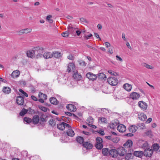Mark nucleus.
I'll return each mask as SVG.
<instances>
[{
    "instance_id": "nucleus-3",
    "label": "nucleus",
    "mask_w": 160,
    "mask_h": 160,
    "mask_svg": "<svg viewBox=\"0 0 160 160\" xmlns=\"http://www.w3.org/2000/svg\"><path fill=\"white\" fill-rule=\"evenodd\" d=\"M69 127V124L64 122H62L57 125V128L61 130H64L65 128H67Z\"/></svg>"
},
{
    "instance_id": "nucleus-21",
    "label": "nucleus",
    "mask_w": 160,
    "mask_h": 160,
    "mask_svg": "<svg viewBox=\"0 0 160 160\" xmlns=\"http://www.w3.org/2000/svg\"><path fill=\"white\" fill-rule=\"evenodd\" d=\"M137 129V127L134 125H131L129 128V131L132 133L136 132Z\"/></svg>"
},
{
    "instance_id": "nucleus-61",
    "label": "nucleus",
    "mask_w": 160,
    "mask_h": 160,
    "mask_svg": "<svg viewBox=\"0 0 160 160\" xmlns=\"http://www.w3.org/2000/svg\"><path fill=\"white\" fill-rule=\"evenodd\" d=\"M19 33L20 34H23L25 33V31H24V29L21 30L19 31Z\"/></svg>"
},
{
    "instance_id": "nucleus-23",
    "label": "nucleus",
    "mask_w": 160,
    "mask_h": 160,
    "mask_svg": "<svg viewBox=\"0 0 160 160\" xmlns=\"http://www.w3.org/2000/svg\"><path fill=\"white\" fill-rule=\"evenodd\" d=\"M39 120V118L38 116V115H35L34 116L32 120V122L34 124H37Z\"/></svg>"
},
{
    "instance_id": "nucleus-63",
    "label": "nucleus",
    "mask_w": 160,
    "mask_h": 160,
    "mask_svg": "<svg viewBox=\"0 0 160 160\" xmlns=\"http://www.w3.org/2000/svg\"><path fill=\"white\" fill-rule=\"evenodd\" d=\"M88 126H89L90 127H91L92 128H93L95 129L97 127L96 126L92 125L91 124H88Z\"/></svg>"
},
{
    "instance_id": "nucleus-43",
    "label": "nucleus",
    "mask_w": 160,
    "mask_h": 160,
    "mask_svg": "<svg viewBox=\"0 0 160 160\" xmlns=\"http://www.w3.org/2000/svg\"><path fill=\"white\" fill-rule=\"evenodd\" d=\"M118 123V120L116 119L114 121V122L112 123V124L114 125L113 126H112V128H115V126L117 125Z\"/></svg>"
},
{
    "instance_id": "nucleus-52",
    "label": "nucleus",
    "mask_w": 160,
    "mask_h": 160,
    "mask_svg": "<svg viewBox=\"0 0 160 160\" xmlns=\"http://www.w3.org/2000/svg\"><path fill=\"white\" fill-rule=\"evenodd\" d=\"M142 65L143 66L146 67L150 69V65L147 64L146 63H143L142 64Z\"/></svg>"
},
{
    "instance_id": "nucleus-24",
    "label": "nucleus",
    "mask_w": 160,
    "mask_h": 160,
    "mask_svg": "<svg viewBox=\"0 0 160 160\" xmlns=\"http://www.w3.org/2000/svg\"><path fill=\"white\" fill-rule=\"evenodd\" d=\"M73 77L76 80H79L82 78L81 75L79 74L78 72L75 73L73 74Z\"/></svg>"
},
{
    "instance_id": "nucleus-38",
    "label": "nucleus",
    "mask_w": 160,
    "mask_h": 160,
    "mask_svg": "<svg viewBox=\"0 0 160 160\" xmlns=\"http://www.w3.org/2000/svg\"><path fill=\"white\" fill-rule=\"evenodd\" d=\"M69 34L68 32L67 31L63 32L62 33V35L64 37H68Z\"/></svg>"
},
{
    "instance_id": "nucleus-44",
    "label": "nucleus",
    "mask_w": 160,
    "mask_h": 160,
    "mask_svg": "<svg viewBox=\"0 0 160 160\" xmlns=\"http://www.w3.org/2000/svg\"><path fill=\"white\" fill-rule=\"evenodd\" d=\"M49 123L52 126H54L55 125V120L53 119L50 120L49 121Z\"/></svg>"
},
{
    "instance_id": "nucleus-55",
    "label": "nucleus",
    "mask_w": 160,
    "mask_h": 160,
    "mask_svg": "<svg viewBox=\"0 0 160 160\" xmlns=\"http://www.w3.org/2000/svg\"><path fill=\"white\" fill-rule=\"evenodd\" d=\"M82 133L88 136H89L91 134L89 132L85 131H83Z\"/></svg>"
},
{
    "instance_id": "nucleus-58",
    "label": "nucleus",
    "mask_w": 160,
    "mask_h": 160,
    "mask_svg": "<svg viewBox=\"0 0 160 160\" xmlns=\"http://www.w3.org/2000/svg\"><path fill=\"white\" fill-rule=\"evenodd\" d=\"M98 132L102 136L104 135L105 134L104 132L102 130H99Z\"/></svg>"
},
{
    "instance_id": "nucleus-2",
    "label": "nucleus",
    "mask_w": 160,
    "mask_h": 160,
    "mask_svg": "<svg viewBox=\"0 0 160 160\" xmlns=\"http://www.w3.org/2000/svg\"><path fill=\"white\" fill-rule=\"evenodd\" d=\"M107 82L109 84L113 86L116 85L118 82V79L113 77H110L108 78Z\"/></svg>"
},
{
    "instance_id": "nucleus-60",
    "label": "nucleus",
    "mask_w": 160,
    "mask_h": 160,
    "mask_svg": "<svg viewBox=\"0 0 160 160\" xmlns=\"http://www.w3.org/2000/svg\"><path fill=\"white\" fill-rule=\"evenodd\" d=\"M94 36L97 38H98L99 40H101V38L99 37V35L97 33H94Z\"/></svg>"
},
{
    "instance_id": "nucleus-20",
    "label": "nucleus",
    "mask_w": 160,
    "mask_h": 160,
    "mask_svg": "<svg viewBox=\"0 0 160 160\" xmlns=\"http://www.w3.org/2000/svg\"><path fill=\"white\" fill-rule=\"evenodd\" d=\"M132 141L131 140H128L124 144V146L125 148H128L132 146Z\"/></svg>"
},
{
    "instance_id": "nucleus-53",
    "label": "nucleus",
    "mask_w": 160,
    "mask_h": 160,
    "mask_svg": "<svg viewBox=\"0 0 160 160\" xmlns=\"http://www.w3.org/2000/svg\"><path fill=\"white\" fill-rule=\"evenodd\" d=\"M116 59L117 60L119 61L120 62L122 61V58L118 55H117L116 56Z\"/></svg>"
},
{
    "instance_id": "nucleus-41",
    "label": "nucleus",
    "mask_w": 160,
    "mask_h": 160,
    "mask_svg": "<svg viewBox=\"0 0 160 160\" xmlns=\"http://www.w3.org/2000/svg\"><path fill=\"white\" fill-rule=\"evenodd\" d=\"M32 29L31 28H27L24 29V31H25V33L27 34L29 33H30L31 32Z\"/></svg>"
},
{
    "instance_id": "nucleus-35",
    "label": "nucleus",
    "mask_w": 160,
    "mask_h": 160,
    "mask_svg": "<svg viewBox=\"0 0 160 160\" xmlns=\"http://www.w3.org/2000/svg\"><path fill=\"white\" fill-rule=\"evenodd\" d=\"M95 147L98 149H101L103 147L102 143H96Z\"/></svg>"
},
{
    "instance_id": "nucleus-37",
    "label": "nucleus",
    "mask_w": 160,
    "mask_h": 160,
    "mask_svg": "<svg viewBox=\"0 0 160 160\" xmlns=\"http://www.w3.org/2000/svg\"><path fill=\"white\" fill-rule=\"evenodd\" d=\"M28 110L23 108L20 112L19 114L21 116H22L24 115L28 112Z\"/></svg>"
},
{
    "instance_id": "nucleus-17",
    "label": "nucleus",
    "mask_w": 160,
    "mask_h": 160,
    "mask_svg": "<svg viewBox=\"0 0 160 160\" xmlns=\"http://www.w3.org/2000/svg\"><path fill=\"white\" fill-rule=\"evenodd\" d=\"M20 72L18 70H15L13 72L12 74H11V76L13 78H16L18 77L20 75Z\"/></svg>"
},
{
    "instance_id": "nucleus-42",
    "label": "nucleus",
    "mask_w": 160,
    "mask_h": 160,
    "mask_svg": "<svg viewBox=\"0 0 160 160\" xmlns=\"http://www.w3.org/2000/svg\"><path fill=\"white\" fill-rule=\"evenodd\" d=\"M87 123H88V124H92L93 123V119L92 118H88L87 119Z\"/></svg>"
},
{
    "instance_id": "nucleus-49",
    "label": "nucleus",
    "mask_w": 160,
    "mask_h": 160,
    "mask_svg": "<svg viewBox=\"0 0 160 160\" xmlns=\"http://www.w3.org/2000/svg\"><path fill=\"white\" fill-rule=\"evenodd\" d=\"M67 58L69 60H72L74 59V57L72 54H70L68 56Z\"/></svg>"
},
{
    "instance_id": "nucleus-13",
    "label": "nucleus",
    "mask_w": 160,
    "mask_h": 160,
    "mask_svg": "<svg viewBox=\"0 0 160 160\" xmlns=\"http://www.w3.org/2000/svg\"><path fill=\"white\" fill-rule=\"evenodd\" d=\"M109 155L113 158L116 157L118 156L117 150L115 149L109 150Z\"/></svg>"
},
{
    "instance_id": "nucleus-16",
    "label": "nucleus",
    "mask_w": 160,
    "mask_h": 160,
    "mask_svg": "<svg viewBox=\"0 0 160 160\" xmlns=\"http://www.w3.org/2000/svg\"><path fill=\"white\" fill-rule=\"evenodd\" d=\"M160 147V146L158 144L154 143L152 145V149H151V151H152V152L155 151L157 152L159 150Z\"/></svg>"
},
{
    "instance_id": "nucleus-26",
    "label": "nucleus",
    "mask_w": 160,
    "mask_h": 160,
    "mask_svg": "<svg viewBox=\"0 0 160 160\" xmlns=\"http://www.w3.org/2000/svg\"><path fill=\"white\" fill-rule=\"evenodd\" d=\"M150 149L148 148L145 149L143 152L144 155L147 157H150Z\"/></svg>"
},
{
    "instance_id": "nucleus-40",
    "label": "nucleus",
    "mask_w": 160,
    "mask_h": 160,
    "mask_svg": "<svg viewBox=\"0 0 160 160\" xmlns=\"http://www.w3.org/2000/svg\"><path fill=\"white\" fill-rule=\"evenodd\" d=\"M138 126L142 129H143L145 128L144 124L143 123H138Z\"/></svg>"
},
{
    "instance_id": "nucleus-10",
    "label": "nucleus",
    "mask_w": 160,
    "mask_h": 160,
    "mask_svg": "<svg viewBox=\"0 0 160 160\" xmlns=\"http://www.w3.org/2000/svg\"><path fill=\"white\" fill-rule=\"evenodd\" d=\"M117 130L120 132H123L126 130V126L122 124H120L117 127Z\"/></svg>"
},
{
    "instance_id": "nucleus-19",
    "label": "nucleus",
    "mask_w": 160,
    "mask_h": 160,
    "mask_svg": "<svg viewBox=\"0 0 160 160\" xmlns=\"http://www.w3.org/2000/svg\"><path fill=\"white\" fill-rule=\"evenodd\" d=\"M123 88L127 91H130L132 88V86L128 83H125L123 85Z\"/></svg>"
},
{
    "instance_id": "nucleus-15",
    "label": "nucleus",
    "mask_w": 160,
    "mask_h": 160,
    "mask_svg": "<svg viewBox=\"0 0 160 160\" xmlns=\"http://www.w3.org/2000/svg\"><path fill=\"white\" fill-rule=\"evenodd\" d=\"M16 102L19 105H22L24 102V99L22 97L18 96L17 97Z\"/></svg>"
},
{
    "instance_id": "nucleus-4",
    "label": "nucleus",
    "mask_w": 160,
    "mask_h": 160,
    "mask_svg": "<svg viewBox=\"0 0 160 160\" xmlns=\"http://www.w3.org/2000/svg\"><path fill=\"white\" fill-rule=\"evenodd\" d=\"M138 105L142 110H145L148 107L147 104L143 101H140L138 103Z\"/></svg>"
},
{
    "instance_id": "nucleus-34",
    "label": "nucleus",
    "mask_w": 160,
    "mask_h": 160,
    "mask_svg": "<svg viewBox=\"0 0 160 160\" xmlns=\"http://www.w3.org/2000/svg\"><path fill=\"white\" fill-rule=\"evenodd\" d=\"M38 96L40 98L43 99L44 100H46L47 98V96L46 95L41 92H39V93Z\"/></svg>"
},
{
    "instance_id": "nucleus-62",
    "label": "nucleus",
    "mask_w": 160,
    "mask_h": 160,
    "mask_svg": "<svg viewBox=\"0 0 160 160\" xmlns=\"http://www.w3.org/2000/svg\"><path fill=\"white\" fill-rule=\"evenodd\" d=\"M126 45L128 47V48L130 49H132V48L130 46V44L128 42H126Z\"/></svg>"
},
{
    "instance_id": "nucleus-32",
    "label": "nucleus",
    "mask_w": 160,
    "mask_h": 160,
    "mask_svg": "<svg viewBox=\"0 0 160 160\" xmlns=\"http://www.w3.org/2000/svg\"><path fill=\"white\" fill-rule=\"evenodd\" d=\"M68 31L69 32H70L71 33H73L75 31V30L77 29L76 28H75L74 27H73L72 26H70V25L68 26Z\"/></svg>"
},
{
    "instance_id": "nucleus-7",
    "label": "nucleus",
    "mask_w": 160,
    "mask_h": 160,
    "mask_svg": "<svg viewBox=\"0 0 160 160\" xmlns=\"http://www.w3.org/2000/svg\"><path fill=\"white\" fill-rule=\"evenodd\" d=\"M140 95L137 92H133L130 95V98L133 100H138L140 97Z\"/></svg>"
},
{
    "instance_id": "nucleus-50",
    "label": "nucleus",
    "mask_w": 160,
    "mask_h": 160,
    "mask_svg": "<svg viewBox=\"0 0 160 160\" xmlns=\"http://www.w3.org/2000/svg\"><path fill=\"white\" fill-rule=\"evenodd\" d=\"M99 76L100 78L104 79L106 78L105 75L103 73H100Z\"/></svg>"
},
{
    "instance_id": "nucleus-6",
    "label": "nucleus",
    "mask_w": 160,
    "mask_h": 160,
    "mask_svg": "<svg viewBox=\"0 0 160 160\" xmlns=\"http://www.w3.org/2000/svg\"><path fill=\"white\" fill-rule=\"evenodd\" d=\"M66 129H68L66 133L67 135L70 137H72L75 135V133L73 130L72 129L71 126L69 125V127H67Z\"/></svg>"
},
{
    "instance_id": "nucleus-8",
    "label": "nucleus",
    "mask_w": 160,
    "mask_h": 160,
    "mask_svg": "<svg viewBox=\"0 0 160 160\" xmlns=\"http://www.w3.org/2000/svg\"><path fill=\"white\" fill-rule=\"evenodd\" d=\"M86 76L87 78L90 80H94L97 78V76L96 75L90 72H89L87 73Z\"/></svg>"
},
{
    "instance_id": "nucleus-33",
    "label": "nucleus",
    "mask_w": 160,
    "mask_h": 160,
    "mask_svg": "<svg viewBox=\"0 0 160 160\" xmlns=\"http://www.w3.org/2000/svg\"><path fill=\"white\" fill-rule=\"evenodd\" d=\"M52 55L55 58H59L61 56L62 54L61 53L59 52H53Z\"/></svg>"
},
{
    "instance_id": "nucleus-54",
    "label": "nucleus",
    "mask_w": 160,
    "mask_h": 160,
    "mask_svg": "<svg viewBox=\"0 0 160 160\" xmlns=\"http://www.w3.org/2000/svg\"><path fill=\"white\" fill-rule=\"evenodd\" d=\"M92 34H90L89 35H86L85 36V38L86 39H89L90 37H92Z\"/></svg>"
},
{
    "instance_id": "nucleus-39",
    "label": "nucleus",
    "mask_w": 160,
    "mask_h": 160,
    "mask_svg": "<svg viewBox=\"0 0 160 160\" xmlns=\"http://www.w3.org/2000/svg\"><path fill=\"white\" fill-rule=\"evenodd\" d=\"M96 143H102V138L100 137H98L96 138Z\"/></svg>"
},
{
    "instance_id": "nucleus-48",
    "label": "nucleus",
    "mask_w": 160,
    "mask_h": 160,
    "mask_svg": "<svg viewBox=\"0 0 160 160\" xmlns=\"http://www.w3.org/2000/svg\"><path fill=\"white\" fill-rule=\"evenodd\" d=\"M39 108L41 109V110L44 112H46L47 111V108L42 106H40L39 107Z\"/></svg>"
},
{
    "instance_id": "nucleus-22",
    "label": "nucleus",
    "mask_w": 160,
    "mask_h": 160,
    "mask_svg": "<svg viewBox=\"0 0 160 160\" xmlns=\"http://www.w3.org/2000/svg\"><path fill=\"white\" fill-rule=\"evenodd\" d=\"M43 57L46 59L51 58L52 57L53 55L50 52H45L43 55Z\"/></svg>"
},
{
    "instance_id": "nucleus-51",
    "label": "nucleus",
    "mask_w": 160,
    "mask_h": 160,
    "mask_svg": "<svg viewBox=\"0 0 160 160\" xmlns=\"http://www.w3.org/2000/svg\"><path fill=\"white\" fill-rule=\"evenodd\" d=\"M113 48L112 47L109 48L108 50V52L111 54H112L113 52Z\"/></svg>"
},
{
    "instance_id": "nucleus-56",
    "label": "nucleus",
    "mask_w": 160,
    "mask_h": 160,
    "mask_svg": "<svg viewBox=\"0 0 160 160\" xmlns=\"http://www.w3.org/2000/svg\"><path fill=\"white\" fill-rule=\"evenodd\" d=\"M80 21L83 22H87V21L85 18H80Z\"/></svg>"
},
{
    "instance_id": "nucleus-25",
    "label": "nucleus",
    "mask_w": 160,
    "mask_h": 160,
    "mask_svg": "<svg viewBox=\"0 0 160 160\" xmlns=\"http://www.w3.org/2000/svg\"><path fill=\"white\" fill-rule=\"evenodd\" d=\"M49 100L50 102L53 104L56 105L58 103V101L54 97L51 98H50Z\"/></svg>"
},
{
    "instance_id": "nucleus-47",
    "label": "nucleus",
    "mask_w": 160,
    "mask_h": 160,
    "mask_svg": "<svg viewBox=\"0 0 160 160\" xmlns=\"http://www.w3.org/2000/svg\"><path fill=\"white\" fill-rule=\"evenodd\" d=\"M19 91L20 92L22 93L23 94V95H24V96L26 97H28V94L26 92H24L21 89H19Z\"/></svg>"
},
{
    "instance_id": "nucleus-46",
    "label": "nucleus",
    "mask_w": 160,
    "mask_h": 160,
    "mask_svg": "<svg viewBox=\"0 0 160 160\" xmlns=\"http://www.w3.org/2000/svg\"><path fill=\"white\" fill-rule=\"evenodd\" d=\"M98 120L99 121L102 122H106V119L103 117H100Z\"/></svg>"
},
{
    "instance_id": "nucleus-12",
    "label": "nucleus",
    "mask_w": 160,
    "mask_h": 160,
    "mask_svg": "<svg viewBox=\"0 0 160 160\" xmlns=\"http://www.w3.org/2000/svg\"><path fill=\"white\" fill-rule=\"evenodd\" d=\"M67 108L71 112H74L76 111L77 109L76 107L72 104H68L66 106Z\"/></svg>"
},
{
    "instance_id": "nucleus-30",
    "label": "nucleus",
    "mask_w": 160,
    "mask_h": 160,
    "mask_svg": "<svg viewBox=\"0 0 160 160\" xmlns=\"http://www.w3.org/2000/svg\"><path fill=\"white\" fill-rule=\"evenodd\" d=\"M102 153L104 156L109 155V151L107 148H104L102 149Z\"/></svg>"
},
{
    "instance_id": "nucleus-57",
    "label": "nucleus",
    "mask_w": 160,
    "mask_h": 160,
    "mask_svg": "<svg viewBox=\"0 0 160 160\" xmlns=\"http://www.w3.org/2000/svg\"><path fill=\"white\" fill-rule=\"evenodd\" d=\"M81 65L83 66H85L86 64L85 62L84 61H82L79 63Z\"/></svg>"
},
{
    "instance_id": "nucleus-28",
    "label": "nucleus",
    "mask_w": 160,
    "mask_h": 160,
    "mask_svg": "<svg viewBox=\"0 0 160 160\" xmlns=\"http://www.w3.org/2000/svg\"><path fill=\"white\" fill-rule=\"evenodd\" d=\"M76 141L77 142L80 144H82L84 143V139L81 136H78L76 138Z\"/></svg>"
},
{
    "instance_id": "nucleus-64",
    "label": "nucleus",
    "mask_w": 160,
    "mask_h": 160,
    "mask_svg": "<svg viewBox=\"0 0 160 160\" xmlns=\"http://www.w3.org/2000/svg\"><path fill=\"white\" fill-rule=\"evenodd\" d=\"M31 98L34 101H37L38 100L37 98L34 96H32Z\"/></svg>"
},
{
    "instance_id": "nucleus-11",
    "label": "nucleus",
    "mask_w": 160,
    "mask_h": 160,
    "mask_svg": "<svg viewBox=\"0 0 160 160\" xmlns=\"http://www.w3.org/2000/svg\"><path fill=\"white\" fill-rule=\"evenodd\" d=\"M35 50H30L28 51L27 52V56L32 58H33L35 57Z\"/></svg>"
},
{
    "instance_id": "nucleus-1",
    "label": "nucleus",
    "mask_w": 160,
    "mask_h": 160,
    "mask_svg": "<svg viewBox=\"0 0 160 160\" xmlns=\"http://www.w3.org/2000/svg\"><path fill=\"white\" fill-rule=\"evenodd\" d=\"M34 49L36 58H38L42 57V53L44 52V49L41 47H37L35 48Z\"/></svg>"
},
{
    "instance_id": "nucleus-59",
    "label": "nucleus",
    "mask_w": 160,
    "mask_h": 160,
    "mask_svg": "<svg viewBox=\"0 0 160 160\" xmlns=\"http://www.w3.org/2000/svg\"><path fill=\"white\" fill-rule=\"evenodd\" d=\"M105 46L107 48L110 47V43L107 42H105Z\"/></svg>"
},
{
    "instance_id": "nucleus-5",
    "label": "nucleus",
    "mask_w": 160,
    "mask_h": 160,
    "mask_svg": "<svg viewBox=\"0 0 160 160\" xmlns=\"http://www.w3.org/2000/svg\"><path fill=\"white\" fill-rule=\"evenodd\" d=\"M75 65L73 63H69L67 65V72H74L75 69Z\"/></svg>"
},
{
    "instance_id": "nucleus-27",
    "label": "nucleus",
    "mask_w": 160,
    "mask_h": 160,
    "mask_svg": "<svg viewBox=\"0 0 160 160\" xmlns=\"http://www.w3.org/2000/svg\"><path fill=\"white\" fill-rule=\"evenodd\" d=\"M134 154L136 157L141 158L143 156V152L142 151H136L134 152Z\"/></svg>"
},
{
    "instance_id": "nucleus-31",
    "label": "nucleus",
    "mask_w": 160,
    "mask_h": 160,
    "mask_svg": "<svg viewBox=\"0 0 160 160\" xmlns=\"http://www.w3.org/2000/svg\"><path fill=\"white\" fill-rule=\"evenodd\" d=\"M52 16L51 15H48L46 17V20L49 23H52L53 22V20L52 19Z\"/></svg>"
},
{
    "instance_id": "nucleus-45",
    "label": "nucleus",
    "mask_w": 160,
    "mask_h": 160,
    "mask_svg": "<svg viewBox=\"0 0 160 160\" xmlns=\"http://www.w3.org/2000/svg\"><path fill=\"white\" fill-rule=\"evenodd\" d=\"M108 72L112 75L116 76L117 75V74L116 72L112 70H109L108 71Z\"/></svg>"
},
{
    "instance_id": "nucleus-18",
    "label": "nucleus",
    "mask_w": 160,
    "mask_h": 160,
    "mask_svg": "<svg viewBox=\"0 0 160 160\" xmlns=\"http://www.w3.org/2000/svg\"><path fill=\"white\" fill-rule=\"evenodd\" d=\"M138 118L140 120L142 121H145L147 118V116L143 113H140L138 114Z\"/></svg>"
},
{
    "instance_id": "nucleus-36",
    "label": "nucleus",
    "mask_w": 160,
    "mask_h": 160,
    "mask_svg": "<svg viewBox=\"0 0 160 160\" xmlns=\"http://www.w3.org/2000/svg\"><path fill=\"white\" fill-rule=\"evenodd\" d=\"M23 120L24 122H26L25 124L29 123L32 121V119L31 118H28L26 117L24 118Z\"/></svg>"
},
{
    "instance_id": "nucleus-14",
    "label": "nucleus",
    "mask_w": 160,
    "mask_h": 160,
    "mask_svg": "<svg viewBox=\"0 0 160 160\" xmlns=\"http://www.w3.org/2000/svg\"><path fill=\"white\" fill-rule=\"evenodd\" d=\"M83 146L87 149H90L92 147V144L89 142H86L83 143Z\"/></svg>"
},
{
    "instance_id": "nucleus-29",
    "label": "nucleus",
    "mask_w": 160,
    "mask_h": 160,
    "mask_svg": "<svg viewBox=\"0 0 160 160\" xmlns=\"http://www.w3.org/2000/svg\"><path fill=\"white\" fill-rule=\"evenodd\" d=\"M3 91L5 93L8 94L11 92V89L9 87H4L3 90Z\"/></svg>"
},
{
    "instance_id": "nucleus-9",
    "label": "nucleus",
    "mask_w": 160,
    "mask_h": 160,
    "mask_svg": "<svg viewBox=\"0 0 160 160\" xmlns=\"http://www.w3.org/2000/svg\"><path fill=\"white\" fill-rule=\"evenodd\" d=\"M118 155H119L120 156H123L126 154V151L124 148L121 147L117 150Z\"/></svg>"
}]
</instances>
